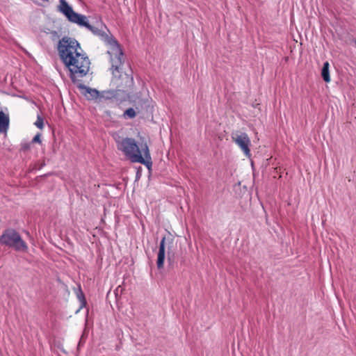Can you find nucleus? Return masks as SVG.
Here are the masks:
<instances>
[{
  "instance_id": "f257e3e1",
  "label": "nucleus",
  "mask_w": 356,
  "mask_h": 356,
  "mask_svg": "<svg viewBox=\"0 0 356 356\" xmlns=\"http://www.w3.org/2000/svg\"><path fill=\"white\" fill-rule=\"evenodd\" d=\"M104 26L99 23V26L95 27L90 25V31L100 38L101 40L107 42L110 46L108 54L110 55L111 62V70L113 74L112 83L116 86V90H106L99 92L95 89L90 88V99L101 102L106 99L115 98L118 91H125L127 88L131 86L133 83V78L128 74H121V66L123 64V52L118 42L109 38L106 33L103 29Z\"/></svg>"
},
{
  "instance_id": "f03ea898",
  "label": "nucleus",
  "mask_w": 356,
  "mask_h": 356,
  "mask_svg": "<svg viewBox=\"0 0 356 356\" xmlns=\"http://www.w3.org/2000/svg\"><path fill=\"white\" fill-rule=\"evenodd\" d=\"M81 48L80 44L74 38L65 36L58 43V55L65 66L70 71V76L73 83H76L78 77L86 76L89 71V67L85 69L79 64V58L81 54L78 51Z\"/></svg>"
},
{
  "instance_id": "7ed1b4c3",
  "label": "nucleus",
  "mask_w": 356,
  "mask_h": 356,
  "mask_svg": "<svg viewBox=\"0 0 356 356\" xmlns=\"http://www.w3.org/2000/svg\"><path fill=\"white\" fill-rule=\"evenodd\" d=\"M120 149L132 162L145 165L148 170L152 166V161L147 141L140 138V147L132 138H123L118 144Z\"/></svg>"
},
{
  "instance_id": "20e7f679",
  "label": "nucleus",
  "mask_w": 356,
  "mask_h": 356,
  "mask_svg": "<svg viewBox=\"0 0 356 356\" xmlns=\"http://www.w3.org/2000/svg\"><path fill=\"white\" fill-rule=\"evenodd\" d=\"M0 244L13 248L16 251L26 252L28 246L20 234L13 229H6L0 236Z\"/></svg>"
},
{
  "instance_id": "39448f33",
  "label": "nucleus",
  "mask_w": 356,
  "mask_h": 356,
  "mask_svg": "<svg viewBox=\"0 0 356 356\" xmlns=\"http://www.w3.org/2000/svg\"><path fill=\"white\" fill-rule=\"evenodd\" d=\"M58 10L61 13L69 22L89 29V22L85 15L76 13L66 0H59Z\"/></svg>"
},
{
  "instance_id": "423d86ee",
  "label": "nucleus",
  "mask_w": 356,
  "mask_h": 356,
  "mask_svg": "<svg viewBox=\"0 0 356 356\" xmlns=\"http://www.w3.org/2000/svg\"><path fill=\"white\" fill-rule=\"evenodd\" d=\"M231 138L232 141L238 146L243 154L250 159L252 155L250 148L251 141L248 135L244 132H236L232 134Z\"/></svg>"
},
{
  "instance_id": "0eeeda50",
  "label": "nucleus",
  "mask_w": 356,
  "mask_h": 356,
  "mask_svg": "<svg viewBox=\"0 0 356 356\" xmlns=\"http://www.w3.org/2000/svg\"><path fill=\"white\" fill-rule=\"evenodd\" d=\"M165 237H163L159 245L158 257L156 260V266L159 269H161L164 266V260H165Z\"/></svg>"
},
{
  "instance_id": "6e6552de",
  "label": "nucleus",
  "mask_w": 356,
  "mask_h": 356,
  "mask_svg": "<svg viewBox=\"0 0 356 356\" xmlns=\"http://www.w3.org/2000/svg\"><path fill=\"white\" fill-rule=\"evenodd\" d=\"M9 124V115L5 113L3 111H0V134L8 131Z\"/></svg>"
},
{
  "instance_id": "1a4fd4ad",
  "label": "nucleus",
  "mask_w": 356,
  "mask_h": 356,
  "mask_svg": "<svg viewBox=\"0 0 356 356\" xmlns=\"http://www.w3.org/2000/svg\"><path fill=\"white\" fill-rule=\"evenodd\" d=\"M330 64L328 61H326L323 63V66L321 71V76L323 81L326 83H329L330 81V76L329 72Z\"/></svg>"
},
{
  "instance_id": "9d476101",
  "label": "nucleus",
  "mask_w": 356,
  "mask_h": 356,
  "mask_svg": "<svg viewBox=\"0 0 356 356\" xmlns=\"http://www.w3.org/2000/svg\"><path fill=\"white\" fill-rule=\"evenodd\" d=\"M75 293L80 302V309L86 307L87 301L80 286L75 290Z\"/></svg>"
},
{
  "instance_id": "9b49d317",
  "label": "nucleus",
  "mask_w": 356,
  "mask_h": 356,
  "mask_svg": "<svg viewBox=\"0 0 356 356\" xmlns=\"http://www.w3.org/2000/svg\"><path fill=\"white\" fill-rule=\"evenodd\" d=\"M76 88L79 90L80 93L84 97H87V95L89 94V86L84 85L81 83V81H77L76 83Z\"/></svg>"
},
{
  "instance_id": "f8f14e48",
  "label": "nucleus",
  "mask_w": 356,
  "mask_h": 356,
  "mask_svg": "<svg viewBox=\"0 0 356 356\" xmlns=\"http://www.w3.org/2000/svg\"><path fill=\"white\" fill-rule=\"evenodd\" d=\"M34 124L39 129H42L44 127V118L40 115H38L37 120Z\"/></svg>"
},
{
  "instance_id": "ddd939ff",
  "label": "nucleus",
  "mask_w": 356,
  "mask_h": 356,
  "mask_svg": "<svg viewBox=\"0 0 356 356\" xmlns=\"http://www.w3.org/2000/svg\"><path fill=\"white\" fill-rule=\"evenodd\" d=\"M31 143L23 142L21 143L20 152H26L31 148Z\"/></svg>"
},
{
  "instance_id": "4468645a",
  "label": "nucleus",
  "mask_w": 356,
  "mask_h": 356,
  "mask_svg": "<svg viewBox=\"0 0 356 356\" xmlns=\"http://www.w3.org/2000/svg\"><path fill=\"white\" fill-rule=\"evenodd\" d=\"M136 113L134 108H129L127 109L124 112V115L127 116L129 118H134L136 116Z\"/></svg>"
},
{
  "instance_id": "2eb2a0df",
  "label": "nucleus",
  "mask_w": 356,
  "mask_h": 356,
  "mask_svg": "<svg viewBox=\"0 0 356 356\" xmlns=\"http://www.w3.org/2000/svg\"><path fill=\"white\" fill-rule=\"evenodd\" d=\"M86 331L85 330L80 340H79V342L78 343V346H77L78 350L80 348V347L82 346V344H83L86 342Z\"/></svg>"
},
{
  "instance_id": "dca6fc26",
  "label": "nucleus",
  "mask_w": 356,
  "mask_h": 356,
  "mask_svg": "<svg viewBox=\"0 0 356 356\" xmlns=\"http://www.w3.org/2000/svg\"><path fill=\"white\" fill-rule=\"evenodd\" d=\"M42 140H41V134L40 133H38L31 140V144L32 143H41Z\"/></svg>"
},
{
  "instance_id": "f3484780",
  "label": "nucleus",
  "mask_w": 356,
  "mask_h": 356,
  "mask_svg": "<svg viewBox=\"0 0 356 356\" xmlns=\"http://www.w3.org/2000/svg\"><path fill=\"white\" fill-rule=\"evenodd\" d=\"M88 318H89V309L87 308L86 311V325H87L88 323Z\"/></svg>"
},
{
  "instance_id": "a211bd4d",
  "label": "nucleus",
  "mask_w": 356,
  "mask_h": 356,
  "mask_svg": "<svg viewBox=\"0 0 356 356\" xmlns=\"http://www.w3.org/2000/svg\"><path fill=\"white\" fill-rule=\"evenodd\" d=\"M45 165H46V164H45V162H44V161H43V162L40 164V165L39 166L38 169H39V170H40V169H41V168H43Z\"/></svg>"
},
{
  "instance_id": "6ab92c4d",
  "label": "nucleus",
  "mask_w": 356,
  "mask_h": 356,
  "mask_svg": "<svg viewBox=\"0 0 356 356\" xmlns=\"http://www.w3.org/2000/svg\"><path fill=\"white\" fill-rule=\"evenodd\" d=\"M48 175H49V174H45V175H44L42 177H47V176H48Z\"/></svg>"
},
{
  "instance_id": "aec40b11",
  "label": "nucleus",
  "mask_w": 356,
  "mask_h": 356,
  "mask_svg": "<svg viewBox=\"0 0 356 356\" xmlns=\"http://www.w3.org/2000/svg\"><path fill=\"white\" fill-rule=\"evenodd\" d=\"M43 1H45V2H49V0H42Z\"/></svg>"
}]
</instances>
